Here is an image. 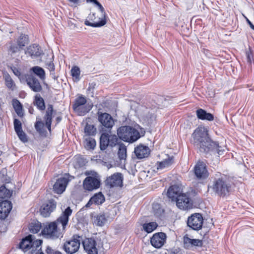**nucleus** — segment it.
Wrapping results in <instances>:
<instances>
[{
  "label": "nucleus",
  "instance_id": "393cba45",
  "mask_svg": "<svg viewBox=\"0 0 254 254\" xmlns=\"http://www.w3.org/2000/svg\"><path fill=\"white\" fill-rule=\"evenodd\" d=\"M34 240L33 236L32 235H29L23 238L19 244V248L24 252L31 249L32 240Z\"/></svg>",
  "mask_w": 254,
  "mask_h": 254
},
{
  "label": "nucleus",
  "instance_id": "9d476101",
  "mask_svg": "<svg viewBox=\"0 0 254 254\" xmlns=\"http://www.w3.org/2000/svg\"><path fill=\"white\" fill-rule=\"evenodd\" d=\"M97 115L98 120L103 127V128L111 129L112 128L115 123L112 117L109 114L98 112Z\"/></svg>",
  "mask_w": 254,
  "mask_h": 254
},
{
  "label": "nucleus",
  "instance_id": "c9c22d12",
  "mask_svg": "<svg viewBox=\"0 0 254 254\" xmlns=\"http://www.w3.org/2000/svg\"><path fill=\"white\" fill-rule=\"evenodd\" d=\"M118 154L120 160H125L126 159L127 147L123 143L119 144Z\"/></svg>",
  "mask_w": 254,
  "mask_h": 254
},
{
  "label": "nucleus",
  "instance_id": "412c9836",
  "mask_svg": "<svg viewBox=\"0 0 254 254\" xmlns=\"http://www.w3.org/2000/svg\"><path fill=\"white\" fill-rule=\"evenodd\" d=\"M182 194L181 188L178 185L171 186L167 191L168 197L172 200H176Z\"/></svg>",
  "mask_w": 254,
  "mask_h": 254
},
{
  "label": "nucleus",
  "instance_id": "49530a36",
  "mask_svg": "<svg viewBox=\"0 0 254 254\" xmlns=\"http://www.w3.org/2000/svg\"><path fill=\"white\" fill-rule=\"evenodd\" d=\"M109 145L112 147L116 146L119 140L117 136L115 134L111 135H109Z\"/></svg>",
  "mask_w": 254,
  "mask_h": 254
},
{
  "label": "nucleus",
  "instance_id": "473e14b6",
  "mask_svg": "<svg viewBox=\"0 0 254 254\" xmlns=\"http://www.w3.org/2000/svg\"><path fill=\"white\" fill-rule=\"evenodd\" d=\"M105 200V197L101 192L95 194L91 198V202L93 201L94 204L97 205L102 204Z\"/></svg>",
  "mask_w": 254,
  "mask_h": 254
},
{
  "label": "nucleus",
  "instance_id": "5701e85b",
  "mask_svg": "<svg viewBox=\"0 0 254 254\" xmlns=\"http://www.w3.org/2000/svg\"><path fill=\"white\" fill-rule=\"evenodd\" d=\"M26 81L27 84L34 92H38L42 90V86L38 79L36 77L30 76L27 78Z\"/></svg>",
  "mask_w": 254,
  "mask_h": 254
},
{
  "label": "nucleus",
  "instance_id": "aec40b11",
  "mask_svg": "<svg viewBox=\"0 0 254 254\" xmlns=\"http://www.w3.org/2000/svg\"><path fill=\"white\" fill-rule=\"evenodd\" d=\"M174 163V157L172 156H167V158L161 161H158L155 164L156 172L169 168Z\"/></svg>",
  "mask_w": 254,
  "mask_h": 254
},
{
  "label": "nucleus",
  "instance_id": "e2e57ef3",
  "mask_svg": "<svg viewBox=\"0 0 254 254\" xmlns=\"http://www.w3.org/2000/svg\"><path fill=\"white\" fill-rule=\"evenodd\" d=\"M93 203V201L91 202V198L90 199L89 201L88 202V203L86 204V207H89L91 204H92Z\"/></svg>",
  "mask_w": 254,
  "mask_h": 254
},
{
  "label": "nucleus",
  "instance_id": "a211bd4d",
  "mask_svg": "<svg viewBox=\"0 0 254 254\" xmlns=\"http://www.w3.org/2000/svg\"><path fill=\"white\" fill-rule=\"evenodd\" d=\"M26 55H28L32 58L40 57L43 54V51L39 45L34 44L28 47L25 51Z\"/></svg>",
  "mask_w": 254,
  "mask_h": 254
},
{
  "label": "nucleus",
  "instance_id": "338daca9",
  "mask_svg": "<svg viewBox=\"0 0 254 254\" xmlns=\"http://www.w3.org/2000/svg\"><path fill=\"white\" fill-rule=\"evenodd\" d=\"M57 121L58 122H59L61 121V118L60 117H57V119H56Z\"/></svg>",
  "mask_w": 254,
  "mask_h": 254
},
{
  "label": "nucleus",
  "instance_id": "a18cd8bd",
  "mask_svg": "<svg viewBox=\"0 0 254 254\" xmlns=\"http://www.w3.org/2000/svg\"><path fill=\"white\" fill-rule=\"evenodd\" d=\"M42 243V240H37L36 241H33L32 240V244L31 247V251H39L41 250V248L40 247L41 244Z\"/></svg>",
  "mask_w": 254,
  "mask_h": 254
},
{
  "label": "nucleus",
  "instance_id": "2eb2a0df",
  "mask_svg": "<svg viewBox=\"0 0 254 254\" xmlns=\"http://www.w3.org/2000/svg\"><path fill=\"white\" fill-rule=\"evenodd\" d=\"M166 235L163 232L154 234L151 238L150 243L155 248H161L165 243Z\"/></svg>",
  "mask_w": 254,
  "mask_h": 254
},
{
  "label": "nucleus",
  "instance_id": "6e6552de",
  "mask_svg": "<svg viewBox=\"0 0 254 254\" xmlns=\"http://www.w3.org/2000/svg\"><path fill=\"white\" fill-rule=\"evenodd\" d=\"M70 178H72V176L65 174L63 177L59 178L53 186L55 192L58 194L62 193L65 190L67 184L71 180Z\"/></svg>",
  "mask_w": 254,
  "mask_h": 254
},
{
  "label": "nucleus",
  "instance_id": "09e8293b",
  "mask_svg": "<svg viewBox=\"0 0 254 254\" xmlns=\"http://www.w3.org/2000/svg\"><path fill=\"white\" fill-rule=\"evenodd\" d=\"M21 50V48L19 47V46L16 44L11 43L10 46L9 48V50L12 53H16L17 52H19Z\"/></svg>",
  "mask_w": 254,
  "mask_h": 254
},
{
  "label": "nucleus",
  "instance_id": "69168bd1",
  "mask_svg": "<svg viewBox=\"0 0 254 254\" xmlns=\"http://www.w3.org/2000/svg\"><path fill=\"white\" fill-rule=\"evenodd\" d=\"M29 112L30 114H33L34 109L32 108L29 109Z\"/></svg>",
  "mask_w": 254,
  "mask_h": 254
},
{
  "label": "nucleus",
  "instance_id": "f704fd0d",
  "mask_svg": "<svg viewBox=\"0 0 254 254\" xmlns=\"http://www.w3.org/2000/svg\"><path fill=\"white\" fill-rule=\"evenodd\" d=\"M157 227L158 224L155 222L144 223L142 225L143 230L147 233H151L155 230Z\"/></svg>",
  "mask_w": 254,
  "mask_h": 254
},
{
  "label": "nucleus",
  "instance_id": "cd10ccee",
  "mask_svg": "<svg viewBox=\"0 0 254 254\" xmlns=\"http://www.w3.org/2000/svg\"><path fill=\"white\" fill-rule=\"evenodd\" d=\"M196 116L198 119L201 120H207L212 121L214 120L213 115L209 113H207L204 110L198 109L196 111Z\"/></svg>",
  "mask_w": 254,
  "mask_h": 254
},
{
  "label": "nucleus",
  "instance_id": "f257e3e1",
  "mask_svg": "<svg viewBox=\"0 0 254 254\" xmlns=\"http://www.w3.org/2000/svg\"><path fill=\"white\" fill-rule=\"evenodd\" d=\"M194 144L202 153L218 155H222L224 151L216 142L212 141L208 136V130L204 127H197L192 134Z\"/></svg>",
  "mask_w": 254,
  "mask_h": 254
},
{
  "label": "nucleus",
  "instance_id": "13d9d810",
  "mask_svg": "<svg viewBox=\"0 0 254 254\" xmlns=\"http://www.w3.org/2000/svg\"><path fill=\"white\" fill-rule=\"evenodd\" d=\"M244 17L246 20L247 23L249 25L250 27L254 30V25L246 16H244Z\"/></svg>",
  "mask_w": 254,
  "mask_h": 254
},
{
  "label": "nucleus",
  "instance_id": "2f4dec72",
  "mask_svg": "<svg viewBox=\"0 0 254 254\" xmlns=\"http://www.w3.org/2000/svg\"><path fill=\"white\" fill-rule=\"evenodd\" d=\"M35 75L38 76L41 79L44 80L45 78V72L44 69L39 66H35L30 69Z\"/></svg>",
  "mask_w": 254,
  "mask_h": 254
},
{
  "label": "nucleus",
  "instance_id": "4c0bfd02",
  "mask_svg": "<svg viewBox=\"0 0 254 254\" xmlns=\"http://www.w3.org/2000/svg\"><path fill=\"white\" fill-rule=\"evenodd\" d=\"M29 42L28 36L25 34H21L17 40V44L21 49H23Z\"/></svg>",
  "mask_w": 254,
  "mask_h": 254
},
{
  "label": "nucleus",
  "instance_id": "dca6fc26",
  "mask_svg": "<svg viewBox=\"0 0 254 254\" xmlns=\"http://www.w3.org/2000/svg\"><path fill=\"white\" fill-rule=\"evenodd\" d=\"M85 251L88 254H98L96 242L92 238H87L82 242Z\"/></svg>",
  "mask_w": 254,
  "mask_h": 254
},
{
  "label": "nucleus",
  "instance_id": "a19ab883",
  "mask_svg": "<svg viewBox=\"0 0 254 254\" xmlns=\"http://www.w3.org/2000/svg\"><path fill=\"white\" fill-rule=\"evenodd\" d=\"M153 212L157 217L161 216L164 213V210L158 203H153L152 205Z\"/></svg>",
  "mask_w": 254,
  "mask_h": 254
},
{
  "label": "nucleus",
  "instance_id": "3c124183",
  "mask_svg": "<svg viewBox=\"0 0 254 254\" xmlns=\"http://www.w3.org/2000/svg\"><path fill=\"white\" fill-rule=\"evenodd\" d=\"M14 128L15 132L19 131L22 130V124L21 122L16 119H15L13 122Z\"/></svg>",
  "mask_w": 254,
  "mask_h": 254
},
{
  "label": "nucleus",
  "instance_id": "4be33fe9",
  "mask_svg": "<svg viewBox=\"0 0 254 254\" xmlns=\"http://www.w3.org/2000/svg\"><path fill=\"white\" fill-rule=\"evenodd\" d=\"M202 241L199 239H190L187 236L184 237V246L187 249H191L193 246L202 247Z\"/></svg>",
  "mask_w": 254,
  "mask_h": 254
},
{
  "label": "nucleus",
  "instance_id": "680f3d73",
  "mask_svg": "<svg viewBox=\"0 0 254 254\" xmlns=\"http://www.w3.org/2000/svg\"><path fill=\"white\" fill-rule=\"evenodd\" d=\"M95 85V84L93 83H90L89 84V86L88 88V90L90 91V90H93L94 89V86Z\"/></svg>",
  "mask_w": 254,
  "mask_h": 254
},
{
  "label": "nucleus",
  "instance_id": "0e129e2a",
  "mask_svg": "<svg viewBox=\"0 0 254 254\" xmlns=\"http://www.w3.org/2000/svg\"><path fill=\"white\" fill-rule=\"evenodd\" d=\"M87 2H93L94 3H96L98 1L97 0H86Z\"/></svg>",
  "mask_w": 254,
  "mask_h": 254
},
{
  "label": "nucleus",
  "instance_id": "f03ea898",
  "mask_svg": "<svg viewBox=\"0 0 254 254\" xmlns=\"http://www.w3.org/2000/svg\"><path fill=\"white\" fill-rule=\"evenodd\" d=\"M210 188L215 194L220 197L228 195L232 190V184L229 178L220 173L215 174Z\"/></svg>",
  "mask_w": 254,
  "mask_h": 254
},
{
  "label": "nucleus",
  "instance_id": "bf43d9fd",
  "mask_svg": "<svg viewBox=\"0 0 254 254\" xmlns=\"http://www.w3.org/2000/svg\"><path fill=\"white\" fill-rule=\"evenodd\" d=\"M252 56L250 54L247 53V62L249 64H251V63H252Z\"/></svg>",
  "mask_w": 254,
  "mask_h": 254
},
{
  "label": "nucleus",
  "instance_id": "774afa93",
  "mask_svg": "<svg viewBox=\"0 0 254 254\" xmlns=\"http://www.w3.org/2000/svg\"><path fill=\"white\" fill-rule=\"evenodd\" d=\"M36 254H44L43 252H37Z\"/></svg>",
  "mask_w": 254,
  "mask_h": 254
},
{
  "label": "nucleus",
  "instance_id": "de8ad7c7",
  "mask_svg": "<svg viewBox=\"0 0 254 254\" xmlns=\"http://www.w3.org/2000/svg\"><path fill=\"white\" fill-rule=\"evenodd\" d=\"M44 123L40 121H36L35 124V128L40 134L43 133Z\"/></svg>",
  "mask_w": 254,
  "mask_h": 254
},
{
  "label": "nucleus",
  "instance_id": "f8f14e48",
  "mask_svg": "<svg viewBox=\"0 0 254 254\" xmlns=\"http://www.w3.org/2000/svg\"><path fill=\"white\" fill-rule=\"evenodd\" d=\"M123 178L121 173H115L108 177L105 180L106 185L110 188L116 187H122Z\"/></svg>",
  "mask_w": 254,
  "mask_h": 254
},
{
  "label": "nucleus",
  "instance_id": "9b49d317",
  "mask_svg": "<svg viewBox=\"0 0 254 254\" xmlns=\"http://www.w3.org/2000/svg\"><path fill=\"white\" fill-rule=\"evenodd\" d=\"M177 206L182 210H188L192 208V202L185 193H183L175 200Z\"/></svg>",
  "mask_w": 254,
  "mask_h": 254
},
{
  "label": "nucleus",
  "instance_id": "ddd939ff",
  "mask_svg": "<svg viewBox=\"0 0 254 254\" xmlns=\"http://www.w3.org/2000/svg\"><path fill=\"white\" fill-rule=\"evenodd\" d=\"M88 18L91 22L89 20H86L85 21V24L87 26L98 27L102 26L106 23V17H103L102 16L98 17L96 16L95 13L90 14Z\"/></svg>",
  "mask_w": 254,
  "mask_h": 254
},
{
  "label": "nucleus",
  "instance_id": "a878e982",
  "mask_svg": "<svg viewBox=\"0 0 254 254\" xmlns=\"http://www.w3.org/2000/svg\"><path fill=\"white\" fill-rule=\"evenodd\" d=\"M134 153L138 158L141 159L148 156L149 149L147 146L140 145L135 148Z\"/></svg>",
  "mask_w": 254,
  "mask_h": 254
},
{
  "label": "nucleus",
  "instance_id": "f3484780",
  "mask_svg": "<svg viewBox=\"0 0 254 254\" xmlns=\"http://www.w3.org/2000/svg\"><path fill=\"white\" fill-rule=\"evenodd\" d=\"M57 203L53 199L49 200L44 204L40 209L41 214L44 217L49 216L51 213L56 208Z\"/></svg>",
  "mask_w": 254,
  "mask_h": 254
},
{
  "label": "nucleus",
  "instance_id": "37998d69",
  "mask_svg": "<svg viewBox=\"0 0 254 254\" xmlns=\"http://www.w3.org/2000/svg\"><path fill=\"white\" fill-rule=\"evenodd\" d=\"M71 74L73 78L78 81L80 80V70L79 68L77 66H74L71 69Z\"/></svg>",
  "mask_w": 254,
  "mask_h": 254
},
{
  "label": "nucleus",
  "instance_id": "5fc2aeb1",
  "mask_svg": "<svg viewBox=\"0 0 254 254\" xmlns=\"http://www.w3.org/2000/svg\"><path fill=\"white\" fill-rule=\"evenodd\" d=\"M48 68L50 70L51 72V74L53 75V78L54 79H56L55 75H54V71H55V65L53 63H50L48 64Z\"/></svg>",
  "mask_w": 254,
  "mask_h": 254
},
{
  "label": "nucleus",
  "instance_id": "e433bc0d",
  "mask_svg": "<svg viewBox=\"0 0 254 254\" xmlns=\"http://www.w3.org/2000/svg\"><path fill=\"white\" fill-rule=\"evenodd\" d=\"M12 193V191L6 188L4 185L0 188V198L4 199L10 197Z\"/></svg>",
  "mask_w": 254,
  "mask_h": 254
},
{
  "label": "nucleus",
  "instance_id": "c03bdc74",
  "mask_svg": "<svg viewBox=\"0 0 254 254\" xmlns=\"http://www.w3.org/2000/svg\"><path fill=\"white\" fill-rule=\"evenodd\" d=\"M41 223L39 222H37V223H32L30 225L29 230L30 232L36 234L41 230Z\"/></svg>",
  "mask_w": 254,
  "mask_h": 254
},
{
  "label": "nucleus",
  "instance_id": "052dcab7",
  "mask_svg": "<svg viewBox=\"0 0 254 254\" xmlns=\"http://www.w3.org/2000/svg\"><path fill=\"white\" fill-rule=\"evenodd\" d=\"M13 73L16 76H20V72L18 71L17 69L16 68H14L13 69H12Z\"/></svg>",
  "mask_w": 254,
  "mask_h": 254
},
{
  "label": "nucleus",
  "instance_id": "72a5a7b5",
  "mask_svg": "<svg viewBox=\"0 0 254 254\" xmlns=\"http://www.w3.org/2000/svg\"><path fill=\"white\" fill-rule=\"evenodd\" d=\"M12 105L17 115L19 117H22L23 115L22 106L19 100L16 99H13Z\"/></svg>",
  "mask_w": 254,
  "mask_h": 254
},
{
  "label": "nucleus",
  "instance_id": "4d7b16f0",
  "mask_svg": "<svg viewBox=\"0 0 254 254\" xmlns=\"http://www.w3.org/2000/svg\"><path fill=\"white\" fill-rule=\"evenodd\" d=\"M46 252L47 254H55L57 251L55 252L50 247L48 246L46 248Z\"/></svg>",
  "mask_w": 254,
  "mask_h": 254
},
{
  "label": "nucleus",
  "instance_id": "0eeeda50",
  "mask_svg": "<svg viewBox=\"0 0 254 254\" xmlns=\"http://www.w3.org/2000/svg\"><path fill=\"white\" fill-rule=\"evenodd\" d=\"M42 234L47 238L53 239H57L61 236L60 233L58 231L57 224L55 222L45 225L42 230Z\"/></svg>",
  "mask_w": 254,
  "mask_h": 254
},
{
  "label": "nucleus",
  "instance_id": "39448f33",
  "mask_svg": "<svg viewBox=\"0 0 254 254\" xmlns=\"http://www.w3.org/2000/svg\"><path fill=\"white\" fill-rule=\"evenodd\" d=\"M87 103V100L82 95H78L72 104L74 111L79 116H84L92 108V106Z\"/></svg>",
  "mask_w": 254,
  "mask_h": 254
},
{
  "label": "nucleus",
  "instance_id": "603ef678",
  "mask_svg": "<svg viewBox=\"0 0 254 254\" xmlns=\"http://www.w3.org/2000/svg\"><path fill=\"white\" fill-rule=\"evenodd\" d=\"M95 4L98 7L99 9L101 12V16L106 17V12L105 9L101 4L97 1Z\"/></svg>",
  "mask_w": 254,
  "mask_h": 254
},
{
  "label": "nucleus",
  "instance_id": "20e7f679",
  "mask_svg": "<svg viewBox=\"0 0 254 254\" xmlns=\"http://www.w3.org/2000/svg\"><path fill=\"white\" fill-rule=\"evenodd\" d=\"M87 177L83 182V188L88 191H92L100 188L101 180L99 175L94 171H87L85 172Z\"/></svg>",
  "mask_w": 254,
  "mask_h": 254
},
{
  "label": "nucleus",
  "instance_id": "423d86ee",
  "mask_svg": "<svg viewBox=\"0 0 254 254\" xmlns=\"http://www.w3.org/2000/svg\"><path fill=\"white\" fill-rule=\"evenodd\" d=\"M81 237L73 235L70 240L66 241L63 246L66 254H73L78 252L80 246Z\"/></svg>",
  "mask_w": 254,
  "mask_h": 254
},
{
  "label": "nucleus",
  "instance_id": "c85d7f7f",
  "mask_svg": "<svg viewBox=\"0 0 254 254\" xmlns=\"http://www.w3.org/2000/svg\"><path fill=\"white\" fill-rule=\"evenodd\" d=\"M109 134L108 133H103L100 138V148L101 150L106 149L109 145Z\"/></svg>",
  "mask_w": 254,
  "mask_h": 254
},
{
  "label": "nucleus",
  "instance_id": "8fccbe9b",
  "mask_svg": "<svg viewBox=\"0 0 254 254\" xmlns=\"http://www.w3.org/2000/svg\"><path fill=\"white\" fill-rule=\"evenodd\" d=\"M17 134L19 139L23 142H26L27 141L28 139L27 138V136L26 133L22 130H20L19 131L16 132Z\"/></svg>",
  "mask_w": 254,
  "mask_h": 254
},
{
  "label": "nucleus",
  "instance_id": "864d4df0",
  "mask_svg": "<svg viewBox=\"0 0 254 254\" xmlns=\"http://www.w3.org/2000/svg\"><path fill=\"white\" fill-rule=\"evenodd\" d=\"M72 6H77L81 4L84 0H67Z\"/></svg>",
  "mask_w": 254,
  "mask_h": 254
},
{
  "label": "nucleus",
  "instance_id": "6e6d98bb",
  "mask_svg": "<svg viewBox=\"0 0 254 254\" xmlns=\"http://www.w3.org/2000/svg\"><path fill=\"white\" fill-rule=\"evenodd\" d=\"M75 20L73 19L69 18L67 20V24L69 26L71 27H75V24L74 23V21Z\"/></svg>",
  "mask_w": 254,
  "mask_h": 254
},
{
  "label": "nucleus",
  "instance_id": "7ed1b4c3",
  "mask_svg": "<svg viewBox=\"0 0 254 254\" xmlns=\"http://www.w3.org/2000/svg\"><path fill=\"white\" fill-rule=\"evenodd\" d=\"M117 133L120 139L129 143H133L141 137L139 131L129 126L120 127L117 129Z\"/></svg>",
  "mask_w": 254,
  "mask_h": 254
},
{
  "label": "nucleus",
  "instance_id": "c756f323",
  "mask_svg": "<svg viewBox=\"0 0 254 254\" xmlns=\"http://www.w3.org/2000/svg\"><path fill=\"white\" fill-rule=\"evenodd\" d=\"M84 146L88 149H94L96 146V141L95 139L91 136H84Z\"/></svg>",
  "mask_w": 254,
  "mask_h": 254
},
{
  "label": "nucleus",
  "instance_id": "b1692460",
  "mask_svg": "<svg viewBox=\"0 0 254 254\" xmlns=\"http://www.w3.org/2000/svg\"><path fill=\"white\" fill-rule=\"evenodd\" d=\"M53 112L54 109L53 105L51 104L48 105L44 119L45 121V125L50 131H51V124Z\"/></svg>",
  "mask_w": 254,
  "mask_h": 254
},
{
  "label": "nucleus",
  "instance_id": "bb28decb",
  "mask_svg": "<svg viewBox=\"0 0 254 254\" xmlns=\"http://www.w3.org/2000/svg\"><path fill=\"white\" fill-rule=\"evenodd\" d=\"M72 210L70 207H67L63 212L62 215L58 218V221L61 223L63 228L66 226L68 222V217L71 215Z\"/></svg>",
  "mask_w": 254,
  "mask_h": 254
},
{
  "label": "nucleus",
  "instance_id": "ea45409f",
  "mask_svg": "<svg viewBox=\"0 0 254 254\" xmlns=\"http://www.w3.org/2000/svg\"><path fill=\"white\" fill-rule=\"evenodd\" d=\"M3 77L4 78L5 84L6 87L9 89L13 90L15 85L10 76L8 73H6L4 74Z\"/></svg>",
  "mask_w": 254,
  "mask_h": 254
},
{
  "label": "nucleus",
  "instance_id": "1a4fd4ad",
  "mask_svg": "<svg viewBox=\"0 0 254 254\" xmlns=\"http://www.w3.org/2000/svg\"><path fill=\"white\" fill-rule=\"evenodd\" d=\"M203 222V219L201 214L194 213L192 214L188 219V226L194 230H199L201 229Z\"/></svg>",
  "mask_w": 254,
  "mask_h": 254
},
{
  "label": "nucleus",
  "instance_id": "79ce46f5",
  "mask_svg": "<svg viewBox=\"0 0 254 254\" xmlns=\"http://www.w3.org/2000/svg\"><path fill=\"white\" fill-rule=\"evenodd\" d=\"M107 220L104 214L98 215L94 218V223L98 226H102L104 225Z\"/></svg>",
  "mask_w": 254,
  "mask_h": 254
},
{
  "label": "nucleus",
  "instance_id": "6ab92c4d",
  "mask_svg": "<svg viewBox=\"0 0 254 254\" xmlns=\"http://www.w3.org/2000/svg\"><path fill=\"white\" fill-rule=\"evenodd\" d=\"M12 209V203L9 200H4L0 202V219H4Z\"/></svg>",
  "mask_w": 254,
  "mask_h": 254
},
{
  "label": "nucleus",
  "instance_id": "58836bf2",
  "mask_svg": "<svg viewBox=\"0 0 254 254\" xmlns=\"http://www.w3.org/2000/svg\"><path fill=\"white\" fill-rule=\"evenodd\" d=\"M96 132V128L93 125L86 124L84 127L85 136H91L94 135Z\"/></svg>",
  "mask_w": 254,
  "mask_h": 254
},
{
  "label": "nucleus",
  "instance_id": "7c9ffc66",
  "mask_svg": "<svg viewBox=\"0 0 254 254\" xmlns=\"http://www.w3.org/2000/svg\"><path fill=\"white\" fill-rule=\"evenodd\" d=\"M34 104L36 105L37 108L40 110L43 111L45 109V102L43 98L39 94H37L35 96V100Z\"/></svg>",
  "mask_w": 254,
  "mask_h": 254
},
{
  "label": "nucleus",
  "instance_id": "4468645a",
  "mask_svg": "<svg viewBox=\"0 0 254 254\" xmlns=\"http://www.w3.org/2000/svg\"><path fill=\"white\" fill-rule=\"evenodd\" d=\"M194 173L196 177L199 179H206L209 175L206 164L202 161L198 162L195 165Z\"/></svg>",
  "mask_w": 254,
  "mask_h": 254
}]
</instances>
